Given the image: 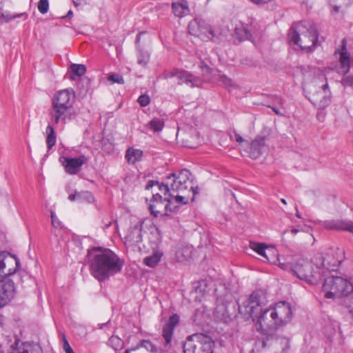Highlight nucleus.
I'll list each match as a JSON object with an SVG mask.
<instances>
[{"instance_id":"nucleus-1","label":"nucleus","mask_w":353,"mask_h":353,"mask_svg":"<svg viewBox=\"0 0 353 353\" xmlns=\"http://www.w3.org/2000/svg\"><path fill=\"white\" fill-rule=\"evenodd\" d=\"M91 275L99 282H103L121 272L124 261L110 249L93 247L86 255Z\"/></svg>"},{"instance_id":"nucleus-2","label":"nucleus","mask_w":353,"mask_h":353,"mask_svg":"<svg viewBox=\"0 0 353 353\" xmlns=\"http://www.w3.org/2000/svg\"><path fill=\"white\" fill-rule=\"evenodd\" d=\"M21 267L19 259L8 252H0V308L5 306L14 297L15 288L10 279L4 281L14 274Z\"/></svg>"},{"instance_id":"nucleus-3","label":"nucleus","mask_w":353,"mask_h":353,"mask_svg":"<svg viewBox=\"0 0 353 353\" xmlns=\"http://www.w3.org/2000/svg\"><path fill=\"white\" fill-rule=\"evenodd\" d=\"M288 38L290 43L303 50H311L318 41L319 34L314 23L303 21L294 23L291 26Z\"/></svg>"},{"instance_id":"nucleus-4","label":"nucleus","mask_w":353,"mask_h":353,"mask_svg":"<svg viewBox=\"0 0 353 353\" xmlns=\"http://www.w3.org/2000/svg\"><path fill=\"white\" fill-rule=\"evenodd\" d=\"M279 267L284 270L290 271L301 280L305 281L311 284H317L322 280L323 272H317L313 268L314 265L312 261L310 262L304 259H299L294 263L281 262L279 258Z\"/></svg>"},{"instance_id":"nucleus-5","label":"nucleus","mask_w":353,"mask_h":353,"mask_svg":"<svg viewBox=\"0 0 353 353\" xmlns=\"http://www.w3.org/2000/svg\"><path fill=\"white\" fill-rule=\"evenodd\" d=\"M268 302L267 292L265 290L258 289L252 292L248 300L239 304V312L244 319H252L255 321L254 316L261 312Z\"/></svg>"},{"instance_id":"nucleus-6","label":"nucleus","mask_w":353,"mask_h":353,"mask_svg":"<svg viewBox=\"0 0 353 353\" xmlns=\"http://www.w3.org/2000/svg\"><path fill=\"white\" fill-rule=\"evenodd\" d=\"M323 291L327 299L347 296L353 292V285L343 277L332 275L324 279Z\"/></svg>"},{"instance_id":"nucleus-7","label":"nucleus","mask_w":353,"mask_h":353,"mask_svg":"<svg viewBox=\"0 0 353 353\" xmlns=\"http://www.w3.org/2000/svg\"><path fill=\"white\" fill-rule=\"evenodd\" d=\"M214 343L202 333L188 336L183 344V353H213Z\"/></svg>"},{"instance_id":"nucleus-8","label":"nucleus","mask_w":353,"mask_h":353,"mask_svg":"<svg viewBox=\"0 0 353 353\" xmlns=\"http://www.w3.org/2000/svg\"><path fill=\"white\" fill-rule=\"evenodd\" d=\"M190 172L186 170H181L178 174L172 173L168 176V183L170 185V189L173 192H192L191 201H194L195 196L199 194V188L194 187L192 181L190 179Z\"/></svg>"},{"instance_id":"nucleus-9","label":"nucleus","mask_w":353,"mask_h":353,"mask_svg":"<svg viewBox=\"0 0 353 353\" xmlns=\"http://www.w3.org/2000/svg\"><path fill=\"white\" fill-rule=\"evenodd\" d=\"M188 31L190 34L200 38L203 41H216L219 39V34L202 19L196 18L192 20L188 24Z\"/></svg>"},{"instance_id":"nucleus-10","label":"nucleus","mask_w":353,"mask_h":353,"mask_svg":"<svg viewBox=\"0 0 353 353\" xmlns=\"http://www.w3.org/2000/svg\"><path fill=\"white\" fill-rule=\"evenodd\" d=\"M254 319L255 321H253L256 322L257 331H260L273 339L272 334L278 329V326L274 316L272 315L271 308L262 310L261 312L257 314V316H254Z\"/></svg>"},{"instance_id":"nucleus-11","label":"nucleus","mask_w":353,"mask_h":353,"mask_svg":"<svg viewBox=\"0 0 353 353\" xmlns=\"http://www.w3.org/2000/svg\"><path fill=\"white\" fill-rule=\"evenodd\" d=\"M312 263L317 272L323 273V279L328 272H335L338 269L340 261L329 254L324 256L322 253H317L312 259Z\"/></svg>"},{"instance_id":"nucleus-12","label":"nucleus","mask_w":353,"mask_h":353,"mask_svg":"<svg viewBox=\"0 0 353 353\" xmlns=\"http://www.w3.org/2000/svg\"><path fill=\"white\" fill-rule=\"evenodd\" d=\"M272 310V315L274 316L278 328L288 323L292 316V312L290 303L281 301L275 304Z\"/></svg>"},{"instance_id":"nucleus-13","label":"nucleus","mask_w":353,"mask_h":353,"mask_svg":"<svg viewBox=\"0 0 353 353\" xmlns=\"http://www.w3.org/2000/svg\"><path fill=\"white\" fill-rule=\"evenodd\" d=\"M176 77L178 79V84L182 85L185 83L191 88L199 87L202 83L200 77L194 75L189 71L184 70L174 69L168 72L165 74V78Z\"/></svg>"},{"instance_id":"nucleus-14","label":"nucleus","mask_w":353,"mask_h":353,"mask_svg":"<svg viewBox=\"0 0 353 353\" xmlns=\"http://www.w3.org/2000/svg\"><path fill=\"white\" fill-rule=\"evenodd\" d=\"M309 99L319 109L326 108L332 101V94L328 84L326 83L321 86L319 90L311 94Z\"/></svg>"},{"instance_id":"nucleus-15","label":"nucleus","mask_w":353,"mask_h":353,"mask_svg":"<svg viewBox=\"0 0 353 353\" xmlns=\"http://www.w3.org/2000/svg\"><path fill=\"white\" fill-rule=\"evenodd\" d=\"M87 160V157L83 154L75 158L68 157H61L59 158V161L64 167L65 171L72 175L80 172L82 165L86 163Z\"/></svg>"},{"instance_id":"nucleus-16","label":"nucleus","mask_w":353,"mask_h":353,"mask_svg":"<svg viewBox=\"0 0 353 353\" xmlns=\"http://www.w3.org/2000/svg\"><path fill=\"white\" fill-rule=\"evenodd\" d=\"M267 137L264 135H257L254 139L248 145L245 152L253 159L259 158L264 152L266 148Z\"/></svg>"},{"instance_id":"nucleus-17","label":"nucleus","mask_w":353,"mask_h":353,"mask_svg":"<svg viewBox=\"0 0 353 353\" xmlns=\"http://www.w3.org/2000/svg\"><path fill=\"white\" fill-rule=\"evenodd\" d=\"M250 247L258 254L263 256L264 261H266L270 263H279V261L276 258L277 251L273 248L268 247L265 243L250 242Z\"/></svg>"},{"instance_id":"nucleus-18","label":"nucleus","mask_w":353,"mask_h":353,"mask_svg":"<svg viewBox=\"0 0 353 353\" xmlns=\"http://www.w3.org/2000/svg\"><path fill=\"white\" fill-rule=\"evenodd\" d=\"M171 204V201H170V203L164 201L163 196L159 192L153 193L149 205V210L154 216L157 217L161 214L163 209L165 212H172Z\"/></svg>"},{"instance_id":"nucleus-19","label":"nucleus","mask_w":353,"mask_h":353,"mask_svg":"<svg viewBox=\"0 0 353 353\" xmlns=\"http://www.w3.org/2000/svg\"><path fill=\"white\" fill-rule=\"evenodd\" d=\"M74 93L72 89L59 91L52 99V105L72 108Z\"/></svg>"},{"instance_id":"nucleus-20","label":"nucleus","mask_w":353,"mask_h":353,"mask_svg":"<svg viewBox=\"0 0 353 353\" xmlns=\"http://www.w3.org/2000/svg\"><path fill=\"white\" fill-rule=\"evenodd\" d=\"M72 108L52 105L51 115L53 125H61L63 126L68 120L70 119Z\"/></svg>"},{"instance_id":"nucleus-21","label":"nucleus","mask_w":353,"mask_h":353,"mask_svg":"<svg viewBox=\"0 0 353 353\" xmlns=\"http://www.w3.org/2000/svg\"><path fill=\"white\" fill-rule=\"evenodd\" d=\"M179 321V315L174 314L170 317L166 324L163 326L162 336L165 341V347H170V343L173 336V331Z\"/></svg>"},{"instance_id":"nucleus-22","label":"nucleus","mask_w":353,"mask_h":353,"mask_svg":"<svg viewBox=\"0 0 353 353\" xmlns=\"http://www.w3.org/2000/svg\"><path fill=\"white\" fill-rule=\"evenodd\" d=\"M141 225L136 224L131 226L125 237V243L129 246H134L142 241Z\"/></svg>"},{"instance_id":"nucleus-23","label":"nucleus","mask_w":353,"mask_h":353,"mask_svg":"<svg viewBox=\"0 0 353 353\" xmlns=\"http://www.w3.org/2000/svg\"><path fill=\"white\" fill-rule=\"evenodd\" d=\"M157 347L150 340H141L134 347L125 350L124 353H157Z\"/></svg>"},{"instance_id":"nucleus-24","label":"nucleus","mask_w":353,"mask_h":353,"mask_svg":"<svg viewBox=\"0 0 353 353\" xmlns=\"http://www.w3.org/2000/svg\"><path fill=\"white\" fill-rule=\"evenodd\" d=\"M323 226L327 230H346L353 232V222L341 220H329L323 223Z\"/></svg>"},{"instance_id":"nucleus-25","label":"nucleus","mask_w":353,"mask_h":353,"mask_svg":"<svg viewBox=\"0 0 353 353\" xmlns=\"http://www.w3.org/2000/svg\"><path fill=\"white\" fill-rule=\"evenodd\" d=\"M154 186H156L158 190L163 194L164 196H163V199H164V201H167L170 203V197L172 196V194L170 193L171 190L170 189V185H168V178L166 177L165 181L164 183H160L157 181L150 180L148 182L147 185H145L146 190H150V188H152Z\"/></svg>"},{"instance_id":"nucleus-26","label":"nucleus","mask_w":353,"mask_h":353,"mask_svg":"<svg viewBox=\"0 0 353 353\" xmlns=\"http://www.w3.org/2000/svg\"><path fill=\"white\" fill-rule=\"evenodd\" d=\"M233 37L241 42L251 39L252 34L247 25L240 23L236 26Z\"/></svg>"},{"instance_id":"nucleus-27","label":"nucleus","mask_w":353,"mask_h":353,"mask_svg":"<svg viewBox=\"0 0 353 353\" xmlns=\"http://www.w3.org/2000/svg\"><path fill=\"white\" fill-rule=\"evenodd\" d=\"M172 10L173 14L179 18L188 15L190 12L188 2L185 0L172 3Z\"/></svg>"},{"instance_id":"nucleus-28","label":"nucleus","mask_w":353,"mask_h":353,"mask_svg":"<svg viewBox=\"0 0 353 353\" xmlns=\"http://www.w3.org/2000/svg\"><path fill=\"white\" fill-rule=\"evenodd\" d=\"M347 42L345 39L342 40L341 51L340 52V63L343 72L347 73L350 70V57L346 48Z\"/></svg>"},{"instance_id":"nucleus-29","label":"nucleus","mask_w":353,"mask_h":353,"mask_svg":"<svg viewBox=\"0 0 353 353\" xmlns=\"http://www.w3.org/2000/svg\"><path fill=\"white\" fill-rule=\"evenodd\" d=\"M193 248L188 245H181L176 251V258L179 262H184L192 256Z\"/></svg>"},{"instance_id":"nucleus-30","label":"nucleus","mask_w":353,"mask_h":353,"mask_svg":"<svg viewBox=\"0 0 353 353\" xmlns=\"http://www.w3.org/2000/svg\"><path fill=\"white\" fill-rule=\"evenodd\" d=\"M143 157V151L136 149L133 147L127 149L125 158L128 163L134 164L141 160Z\"/></svg>"},{"instance_id":"nucleus-31","label":"nucleus","mask_w":353,"mask_h":353,"mask_svg":"<svg viewBox=\"0 0 353 353\" xmlns=\"http://www.w3.org/2000/svg\"><path fill=\"white\" fill-rule=\"evenodd\" d=\"M53 124L48 123L46 127V144L48 150H50L55 144L57 141V137L54 131Z\"/></svg>"},{"instance_id":"nucleus-32","label":"nucleus","mask_w":353,"mask_h":353,"mask_svg":"<svg viewBox=\"0 0 353 353\" xmlns=\"http://www.w3.org/2000/svg\"><path fill=\"white\" fill-rule=\"evenodd\" d=\"M162 254L159 252H155L152 255L145 257L143 260V263L145 265L154 268L161 261Z\"/></svg>"},{"instance_id":"nucleus-33","label":"nucleus","mask_w":353,"mask_h":353,"mask_svg":"<svg viewBox=\"0 0 353 353\" xmlns=\"http://www.w3.org/2000/svg\"><path fill=\"white\" fill-rule=\"evenodd\" d=\"M70 70L72 74H70V79L74 80L75 76L81 77L85 73L86 67L83 64L72 63L70 65Z\"/></svg>"},{"instance_id":"nucleus-34","label":"nucleus","mask_w":353,"mask_h":353,"mask_svg":"<svg viewBox=\"0 0 353 353\" xmlns=\"http://www.w3.org/2000/svg\"><path fill=\"white\" fill-rule=\"evenodd\" d=\"M164 126V122L162 119L154 118L148 123V127L154 132L161 131Z\"/></svg>"},{"instance_id":"nucleus-35","label":"nucleus","mask_w":353,"mask_h":353,"mask_svg":"<svg viewBox=\"0 0 353 353\" xmlns=\"http://www.w3.org/2000/svg\"><path fill=\"white\" fill-rule=\"evenodd\" d=\"M78 201L80 203H92L94 201V196L89 191L79 192Z\"/></svg>"},{"instance_id":"nucleus-36","label":"nucleus","mask_w":353,"mask_h":353,"mask_svg":"<svg viewBox=\"0 0 353 353\" xmlns=\"http://www.w3.org/2000/svg\"><path fill=\"white\" fill-rule=\"evenodd\" d=\"M275 343L282 348L283 353L290 349V339L286 337L279 336L275 339Z\"/></svg>"},{"instance_id":"nucleus-37","label":"nucleus","mask_w":353,"mask_h":353,"mask_svg":"<svg viewBox=\"0 0 353 353\" xmlns=\"http://www.w3.org/2000/svg\"><path fill=\"white\" fill-rule=\"evenodd\" d=\"M150 55L147 52L139 50L137 55V62L139 65L145 66L149 62Z\"/></svg>"},{"instance_id":"nucleus-38","label":"nucleus","mask_w":353,"mask_h":353,"mask_svg":"<svg viewBox=\"0 0 353 353\" xmlns=\"http://www.w3.org/2000/svg\"><path fill=\"white\" fill-rule=\"evenodd\" d=\"M23 15V14H12L10 12H3V10H0V20H1L2 22H9L10 21L17 18L19 17L20 16Z\"/></svg>"},{"instance_id":"nucleus-39","label":"nucleus","mask_w":353,"mask_h":353,"mask_svg":"<svg viewBox=\"0 0 353 353\" xmlns=\"http://www.w3.org/2000/svg\"><path fill=\"white\" fill-rule=\"evenodd\" d=\"M49 9L48 0H39L38 3V10L41 14H46Z\"/></svg>"},{"instance_id":"nucleus-40","label":"nucleus","mask_w":353,"mask_h":353,"mask_svg":"<svg viewBox=\"0 0 353 353\" xmlns=\"http://www.w3.org/2000/svg\"><path fill=\"white\" fill-rule=\"evenodd\" d=\"M219 81L225 87L233 88L235 86V84L234 83L233 81L231 79L228 78L225 74L220 75Z\"/></svg>"},{"instance_id":"nucleus-41","label":"nucleus","mask_w":353,"mask_h":353,"mask_svg":"<svg viewBox=\"0 0 353 353\" xmlns=\"http://www.w3.org/2000/svg\"><path fill=\"white\" fill-rule=\"evenodd\" d=\"M108 81H111L112 83H119L123 84L125 83L122 76L117 74H111L108 78Z\"/></svg>"},{"instance_id":"nucleus-42","label":"nucleus","mask_w":353,"mask_h":353,"mask_svg":"<svg viewBox=\"0 0 353 353\" xmlns=\"http://www.w3.org/2000/svg\"><path fill=\"white\" fill-rule=\"evenodd\" d=\"M108 343L110 345H111L114 350H117V348L121 345L122 341L121 339H119L118 336H112L109 340Z\"/></svg>"},{"instance_id":"nucleus-43","label":"nucleus","mask_w":353,"mask_h":353,"mask_svg":"<svg viewBox=\"0 0 353 353\" xmlns=\"http://www.w3.org/2000/svg\"><path fill=\"white\" fill-rule=\"evenodd\" d=\"M137 101L141 106L145 107L150 104V99L147 94H141L139 97Z\"/></svg>"},{"instance_id":"nucleus-44","label":"nucleus","mask_w":353,"mask_h":353,"mask_svg":"<svg viewBox=\"0 0 353 353\" xmlns=\"http://www.w3.org/2000/svg\"><path fill=\"white\" fill-rule=\"evenodd\" d=\"M50 216H51V222L52 225L55 228H61V223L56 216L55 213L53 211H51L50 212Z\"/></svg>"},{"instance_id":"nucleus-45","label":"nucleus","mask_w":353,"mask_h":353,"mask_svg":"<svg viewBox=\"0 0 353 353\" xmlns=\"http://www.w3.org/2000/svg\"><path fill=\"white\" fill-rule=\"evenodd\" d=\"M191 198L188 195H176L174 196L176 203L183 204L187 203L190 199L191 200Z\"/></svg>"},{"instance_id":"nucleus-46","label":"nucleus","mask_w":353,"mask_h":353,"mask_svg":"<svg viewBox=\"0 0 353 353\" xmlns=\"http://www.w3.org/2000/svg\"><path fill=\"white\" fill-rule=\"evenodd\" d=\"M343 83L345 85L353 87V76H347L343 80Z\"/></svg>"},{"instance_id":"nucleus-47","label":"nucleus","mask_w":353,"mask_h":353,"mask_svg":"<svg viewBox=\"0 0 353 353\" xmlns=\"http://www.w3.org/2000/svg\"><path fill=\"white\" fill-rule=\"evenodd\" d=\"M328 1H329L330 4L331 5V6L332 7V13H333V14L338 13L340 10L341 6H336V5H332V2H334V0H328Z\"/></svg>"},{"instance_id":"nucleus-48","label":"nucleus","mask_w":353,"mask_h":353,"mask_svg":"<svg viewBox=\"0 0 353 353\" xmlns=\"http://www.w3.org/2000/svg\"><path fill=\"white\" fill-rule=\"evenodd\" d=\"M75 7L81 6L87 4V0H72Z\"/></svg>"},{"instance_id":"nucleus-49","label":"nucleus","mask_w":353,"mask_h":353,"mask_svg":"<svg viewBox=\"0 0 353 353\" xmlns=\"http://www.w3.org/2000/svg\"><path fill=\"white\" fill-rule=\"evenodd\" d=\"M16 353H28V350L26 349V344H21V345L17 350Z\"/></svg>"},{"instance_id":"nucleus-50","label":"nucleus","mask_w":353,"mask_h":353,"mask_svg":"<svg viewBox=\"0 0 353 353\" xmlns=\"http://www.w3.org/2000/svg\"><path fill=\"white\" fill-rule=\"evenodd\" d=\"M71 347L68 341V340L66 339L65 335H63V350L65 351V350H68V349H70Z\"/></svg>"},{"instance_id":"nucleus-51","label":"nucleus","mask_w":353,"mask_h":353,"mask_svg":"<svg viewBox=\"0 0 353 353\" xmlns=\"http://www.w3.org/2000/svg\"><path fill=\"white\" fill-rule=\"evenodd\" d=\"M78 196H79V192L76 191L74 194H71L69 195L68 199L70 201H78Z\"/></svg>"},{"instance_id":"nucleus-52","label":"nucleus","mask_w":353,"mask_h":353,"mask_svg":"<svg viewBox=\"0 0 353 353\" xmlns=\"http://www.w3.org/2000/svg\"><path fill=\"white\" fill-rule=\"evenodd\" d=\"M234 137H235L236 141L239 143H243L244 141V139L238 133H234Z\"/></svg>"},{"instance_id":"nucleus-53","label":"nucleus","mask_w":353,"mask_h":353,"mask_svg":"<svg viewBox=\"0 0 353 353\" xmlns=\"http://www.w3.org/2000/svg\"><path fill=\"white\" fill-rule=\"evenodd\" d=\"M254 3L257 5H263L268 3L270 0H251Z\"/></svg>"},{"instance_id":"nucleus-54","label":"nucleus","mask_w":353,"mask_h":353,"mask_svg":"<svg viewBox=\"0 0 353 353\" xmlns=\"http://www.w3.org/2000/svg\"><path fill=\"white\" fill-rule=\"evenodd\" d=\"M268 107L271 108L272 110L275 112L276 114L283 115V113H281V111L276 107H273V106H270V105H268Z\"/></svg>"},{"instance_id":"nucleus-55","label":"nucleus","mask_w":353,"mask_h":353,"mask_svg":"<svg viewBox=\"0 0 353 353\" xmlns=\"http://www.w3.org/2000/svg\"><path fill=\"white\" fill-rule=\"evenodd\" d=\"M352 2L353 0H345V3H343V5L345 6H349Z\"/></svg>"},{"instance_id":"nucleus-56","label":"nucleus","mask_w":353,"mask_h":353,"mask_svg":"<svg viewBox=\"0 0 353 353\" xmlns=\"http://www.w3.org/2000/svg\"><path fill=\"white\" fill-rule=\"evenodd\" d=\"M201 68H205L207 71H208L210 70L209 67L205 64L203 62H202L201 63V66H200Z\"/></svg>"},{"instance_id":"nucleus-57","label":"nucleus","mask_w":353,"mask_h":353,"mask_svg":"<svg viewBox=\"0 0 353 353\" xmlns=\"http://www.w3.org/2000/svg\"><path fill=\"white\" fill-rule=\"evenodd\" d=\"M299 232V230L298 229H296V228H293L290 230V232L292 234H297L298 232Z\"/></svg>"},{"instance_id":"nucleus-58","label":"nucleus","mask_w":353,"mask_h":353,"mask_svg":"<svg viewBox=\"0 0 353 353\" xmlns=\"http://www.w3.org/2000/svg\"><path fill=\"white\" fill-rule=\"evenodd\" d=\"M276 101H278V103H279V105H283V101H282V99H281V97H277L276 98Z\"/></svg>"},{"instance_id":"nucleus-59","label":"nucleus","mask_w":353,"mask_h":353,"mask_svg":"<svg viewBox=\"0 0 353 353\" xmlns=\"http://www.w3.org/2000/svg\"><path fill=\"white\" fill-rule=\"evenodd\" d=\"M65 353H74V352L72 347H70V349L65 350Z\"/></svg>"},{"instance_id":"nucleus-60","label":"nucleus","mask_w":353,"mask_h":353,"mask_svg":"<svg viewBox=\"0 0 353 353\" xmlns=\"http://www.w3.org/2000/svg\"><path fill=\"white\" fill-rule=\"evenodd\" d=\"M72 15H73L72 11V10H69L68 14H67V15H66V17H71Z\"/></svg>"},{"instance_id":"nucleus-61","label":"nucleus","mask_w":353,"mask_h":353,"mask_svg":"<svg viewBox=\"0 0 353 353\" xmlns=\"http://www.w3.org/2000/svg\"><path fill=\"white\" fill-rule=\"evenodd\" d=\"M141 33H139V34H137V39H136V41H137V42H139V41H140V37H141Z\"/></svg>"},{"instance_id":"nucleus-62","label":"nucleus","mask_w":353,"mask_h":353,"mask_svg":"<svg viewBox=\"0 0 353 353\" xmlns=\"http://www.w3.org/2000/svg\"><path fill=\"white\" fill-rule=\"evenodd\" d=\"M281 201L285 205L287 204L286 200L285 199H281Z\"/></svg>"},{"instance_id":"nucleus-63","label":"nucleus","mask_w":353,"mask_h":353,"mask_svg":"<svg viewBox=\"0 0 353 353\" xmlns=\"http://www.w3.org/2000/svg\"><path fill=\"white\" fill-rule=\"evenodd\" d=\"M263 347H265L267 345V341H265V340L263 341Z\"/></svg>"},{"instance_id":"nucleus-64","label":"nucleus","mask_w":353,"mask_h":353,"mask_svg":"<svg viewBox=\"0 0 353 353\" xmlns=\"http://www.w3.org/2000/svg\"><path fill=\"white\" fill-rule=\"evenodd\" d=\"M296 216L298 218H301V216H300V214H299V212H298V211H296Z\"/></svg>"}]
</instances>
